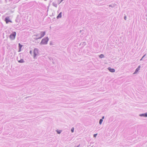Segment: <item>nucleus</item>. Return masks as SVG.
<instances>
[{"mask_svg":"<svg viewBox=\"0 0 147 147\" xmlns=\"http://www.w3.org/2000/svg\"><path fill=\"white\" fill-rule=\"evenodd\" d=\"M49 39L47 37L45 38L42 40L40 43L41 44H46L47 43Z\"/></svg>","mask_w":147,"mask_h":147,"instance_id":"f257e3e1","label":"nucleus"},{"mask_svg":"<svg viewBox=\"0 0 147 147\" xmlns=\"http://www.w3.org/2000/svg\"><path fill=\"white\" fill-rule=\"evenodd\" d=\"M16 33L15 32H13V33L10 35L9 38L11 40L14 39L16 37Z\"/></svg>","mask_w":147,"mask_h":147,"instance_id":"f03ea898","label":"nucleus"},{"mask_svg":"<svg viewBox=\"0 0 147 147\" xmlns=\"http://www.w3.org/2000/svg\"><path fill=\"white\" fill-rule=\"evenodd\" d=\"M38 52L37 49H34L33 51V56L34 58H35L36 56L38 55Z\"/></svg>","mask_w":147,"mask_h":147,"instance_id":"7ed1b4c3","label":"nucleus"},{"mask_svg":"<svg viewBox=\"0 0 147 147\" xmlns=\"http://www.w3.org/2000/svg\"><path fill=\"white\" fill-rule=\"evenodd\" d=\"M45 32H41L39 34V37L38 38H41L42 37H43L45 35Z\"/></svg>","mask_w":147,"mask_h":147,"instance_id":"20e7f679","label":"nucleus"},{"mask_svg":"<svg viewBox=\"0 0 147 147\" xmlns=\"http://www.w3.org/2000/svg\"><path fill=\"white\" fill-rule=\"evenodd\" d=\"M5 21L7 24L9 22H11V21L9 20V17H7L5 18Z\"/></svg>","mask_w":147,"mask_h":147,"instance_id":"39448f33","label":"nucleus"},{"mask_svg":"<svg viewBox=\"0 0 147 147\" xmlns=\"http://www.w3.org/2000/svg\"><path fill=\"white\" fill-rule=\"evenodd\" d=\"M108 69L110 72H114L115 71L114 69L113 68H111L110 67H109Z\"/></svg>","mask_w":147,"mask_h":147,"instance_id":"423d86ee","label":"nucleus"},{"mask_svg":"<svg viewBox=\"0 0 147 147\" xmlns=\"http://www.w3.org/2000/svg\"><path fill=\"white\" fill-rule=\"evenodd\" d=\"M61 14H62V13H61V12L59 13V15L57 16V19H58L59 18H61Z\"/></svg>","mask_w":147,"mask_h":147,"instance_id":"0eeeda50","label":"nucleus"},{"mask_svg":"<svg viewBox=\"0 0 147 147\" xmlns=\"http://www.w3.org/2000/svg\"><path fill=\"white\" fill-rule=\"evenodd\" d=\"M140 67V66H139L136 69V71L134 73V74H135V73H136L139 70Z\"/></svg>","mask_w":147,"mask_h":147,"instance_id":"6e6552de","label":"nucleus"},{"mask_svg":"<svg viewBox=\"0 0 147 147\" xmlns=\"http://www.w3.org/2000/svg\"><path fill=\"white\" fill-rule=\"evenodd\" d=\"M18 62L20 63H22L24 62V61L23 59H21L20 60L18 61Z\"/></svg>","mask_w":147,"mask_h":147,"instance_id":"1a4fd4ad","label":"nucleus"},{"mask_svg":"<svg viewBox=\"0 0 147 147\" xmlns=\"http://www.w3.org/2000/svg\"><path fill=\"white\" fill-rule=\"evenodd\" d=\"M19 45L20 48V50L19 51H20L21 48L22 46V45H21L20 43L19 44Z\"/></svg>","mask_w":147,"mask_h":147,"instance_id":"9d476101","label":"nucleus"},{"mask_svg":"<svg viewBox=\"0 0 147 147\" xmlns=\"http://www.w3.org/2000/svg\"><path fill=\"white\" fill-rule=\"evenodd\" d=\"M63 0H58V2L59 4H60L61 3Z\"/></svg>","mask_w":147,"mask_h":147,"instance_id":"9b49d317","label":"nucleus"},{"mask_svg":"<svg viewBox=\"0 0 147 147\" xmlns=\"http://www.w3.org/2000/svg\"><path fill=\"white\" fill-rule=\"evenodd\" d=\"M102 121H103L102 119H100V121H99V123L100 124H101L102 123Z\"/></svg>","mask_w":147,"mask_h":147,"instance_id":"f8f14e48","label":"nucleus"},{"mask_svg":"<svg viewBox=\"0 0 147 147\" xmlns=\"http://www.w3.org/2000/svg\"><path fill=\"white\" fill-rule=\"evenodd\" d=\"M104 57V55L102 54H101L99 56V57L100 58H102Z\"/></svg>","mask_w":147,"mask_h":147,"instance_id":"ddd939ff","label":"nucleus"},{"mask_svg":"<svg viewBox=\"0 0 147 147\" xmlns=\"http://www.w3.org/2000/svg\"><path fill=\"white\" fill-rule=\"evenodd\" d=\"M142 115L145 117H147V113H145V114H143Z\"/></svg>","mask_w":147,"mask_h":147,"instance_id":"4468645a","label":"nucleus"},{"mask_svg":"<svg viewBox=\"0 0 147 147\" xmlns=\"http://www.w3.org/2000/svg\"><path fill=\"white\" fill-rule=\"evenodd\" d=\"M74 127H73L71 128V131L72 132H74Z\"/></svg>","mask_w":147,"mask_h":147,"instance_id":"2eb2a0df","label":"nucleus"},{"mask_svg":"<svg viewBox=\"0 0 147 147\" xmlns=\"http://www.w3.org/2000/svg\"><path fill=\"white\" fill-rule=\"evenodd\" d=\"M61 131L60 130H58V131H57V133L59 134H60L61 132Z\"/></svg>","mask_w":147,"mask_h":147,"instance_id":"dca6fc26","label":"nucleus"},{"mask_svg":"<svg viewBox=\"0 0 147 147\" xmlns=\"http://www.w3.org/2000/svg\"><path fill=\"white\" fill-rule=\"evenodd\" d=\"M97 135V134H94V137H96V136Z\"/></svg>","mask_w":147,"mask_h":147,"instance_id":"f3484780","label":"nucleus"},{"mask_svg":"<svg viewBox=\"0 0 147 147\" xmlns=\"http://www.w3.org/2000/svg\"><path fill=\"white\" fill-rule=\"evenodd\" d=\"M32 51H30V53L31 54H32Z\"/></svg>","mask_w":147,"mask_h":147,"instance_id":"a211bd4d","label":"nucleus"},{"mask_svg":"<svg viewBox=\"0 0 147 147\" xmlns=\"http://www.w3.org/2000/svg\"><path fill=\"white\" fill-rule=\"evenodd\" d=\"M104 117H102V119H104Z\"/></svg>","mask_w":147,"mask_h":147,"instance_id":"6ab92c4d","label":"nucleus"},{"mask_svg":"<svg viewBox=\"0 0 147 147\" xmlns=\"http://www.w3.org/2000/svg\"><path fill=\"white\" fill-rule=\"evenodd\" d=\"M126 16H125V20L126 19Z\"/></svg>","mask_w":147,"mask_h":147,"instance_id":"aec40b11","label":"nucleus"},{"mask_svg":"<svg viewBox=\"0 0 147 147\" xmlns=\"http://www.w3.org/2000/svg\"><path fill=\"white\" fill-rule=\"evenodd\" d=\"M45 1H47V0H44Z\"/></svg>","mask_w":147,"mask_h":147,"instance_id":"412c9836","label":"nucleus"}]
</instances>
